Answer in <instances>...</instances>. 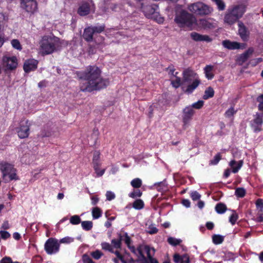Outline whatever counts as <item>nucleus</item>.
<instances>
[{"instance_id": "f257e3e1", "label": "nucleus", "mask_w": 263, "mask_h": 263, "mask_svg": "<svg viewBox=\"0 0 263 263\" xmlns=\"http://www.w3.org/2000/svg\"><path fill=\"white\" fill-rule=\"evenodd\" d=\"M101 70L96 66H89L84 71L80 78L82 80L80 89L91 92L106 87L109 83L108 79L101 77Z\"/></svg>"}, {"instance_id": "f03ea898", "label": "nucleus", "mask_w": 263, "mask_h": 263, "mask_svg": "<svg viewBox=\"0 0 263 263\" xmlns=\"http://www.w3.org/2000/svg\"><path fill=\"white\" fill-rule=\"evenodd\" d=\"M248 5L240 3L230 6L227 9L223 17L224 24L232 26L240 21L247 11Z\"/></svg>"}, {"instance_id": "7ed1b4c3", "label": "nucleus", "mask_w": 263, "mask_h": 263, "mask_svg": "<svg viewBox=\"0 0 263 263\" xmlns=\"http://www.w3.org/2000/svg\"><path fill=\"white\" fill-rule=\"evenodd\" d=\"M197 73L191 68L185 69L182 72V89L184 92L191 93L199 86L200 80L196 78Z\"/></svg>"}, {"instance_id": "20e7f679", "label": "nucleus", "mask_w": 263, "mask_h": 263, "mask_svg": "<svg viewBox=\"0 0 263 263\" xmlns=\"http://www.w3.org/2000/svg\"><path fill=\"white\" fill-rule=\"evenodd\" d=\"M41 52L43 55L49 54L57 51L60 46L59 39L46 35L40 41Z\"/></svg>"}, {"instance_id": "39448f33", "label": "nucleus", "mask_w": 263, "mask_h": 263, "mask_svg": "<svg viewBox=\"0 0 263 263\" xmlns=\"http://www.w3.org/2000/svg\"><path fill=\"white\" fill-rule=\"evenodd\" d=\"M174 21L180 27H190L195 23V18L192 14L182 10L176 13Z\"/></svg>"}, {"instance_id": "423d86ee", "label": "nucleus", "mask_w": 263, "mask_h": 263, "mask_svg": "<svg viewBox=\"0 0 263 263\" xmlns=\"http://www.w3.org/2000/svg\"><path fill=\"white\" fill-rule=\"evenodd\" d=\"M188 9L191 12L201 16L209 15L213 11L212 7L200 2L190 5Z\"/></svg>"}, {"instance_id": "0eeeda50", "label": "nucleus", "mask_w": 263, "mask_h": 263, "mask_svg": "<svg viewBox=\"0 0 263 263\" xmlns=\"http://www.w3.org/2000/svg\"><path fill=\"white\" fill-rule=\"evenodd\" d=\"M2 65L5 71L13 70L17 66V60L15 57L4 55L2 58Z\"/></svg>"}, {"instance_id": "6e6552de", "label": "nucleus", "mask_w": 263, "mask_h": 263, "mask_svg": "<svg viewBox=\"0 0 263 263\" xmlns=\"http://www.w3.org/2000/svg\"><path fill=\"white\" fill-rule=\"evenodd\" d=\"M44 248L47 254H55L59 250L60 243L57 239L50 238L46 241Z\"/></svg>"}, {"instance_id": "1a4fd4ad", "label": "nucleus", "mask_w": 263, "mask_h": 263, "mask_svg": "<svg viewBox=\"0 0 263 263\" xmlns=\"http://www.w3.org/2000/svg\"><path fill=\"white\" fill-rule=\"evenodd\" d=\"M21 7L26 12L34 13L37 9L36 0H20Z\"/></svg>"}, {"instance_id": "9d476101", "label": "nucleus", "mask_w": 263, "mask_h": 263, "mask_svg": "<svg viewBox=\"0 0 263 263\" xmlns=\"http://www.w3.org/2000/svg\"><path fill=\"white\" fill-rule=\"evenodd\" d=\"M18 137L21 138H25L28 137L29 134V125H28V121H22L21 122L20 127L17 130Z\"/></svg>"}, {"instance_id": "9b49d317", "label": "nucleus", "mask_w": 263, "mask_h": 263, "mask_svg": "<svg viewBox=\"0 0 263 263\" xmlns=\"http://www.w3.org/2000/svg\"><path fill=\"white\" fill-rule=\"evenodd\" d=\"M238 34L243 41H247L249 39L250 31L242 21L238 23Z\"/></svg>"}, {"instance_id": "f8f14e48", "label": "nucleus", "mask_w": 263, "mask_h": 263, "mask_svg": "<svg viewBox=\"0 0 263 263\" xmlns=\"http://www.w3.org/2000/svg\"><path fill=\"white\" fill-rule=\"evenodd\" d=\"M194 114V110L192 107L190 106L186 107L183 110L182 121L184 125L187 124L192 120Z\"/></svg>"}, {"instance_id": "ddd939ff", "label": "nucleus", "mask_w": 263, "mask_h": 263, "mask_svg": "<svg viewBox=\"0 0 263 263\" xmlns=\"http://www.w3.org/2000/svg\"><path fill=\"white\" fill-rule=\"evenodd\" d=\"M38 61L34 59H29L26 60L23 66V68L26 72H29L31 71L35 70L37 67Z\"/></svg>"}, {"instance_id": "4468645a", "label": "nucleus", "mask_w": 263, "mask_h": 263, "mask_svg": "<svg viewBox=\"0 0 263 263\" xmlns=\"http://www.w3.org/2000/svg\"><path fill=\"white\" fill-rule=\"evenodd\" d=\"M100 153L98 151L95 152L93 156L92 163L93 164V168L97 175L98 177L102 176L104 172L105 169L101 170L100 172H98V166L99 165Z\"/></svg>"}, {"instance_id": "2eb2a0df", "label": "nucleus", "mask_w": 263, "mask_h": 263, "mask_svg": "<svg viewBox=\"0 0 263 263\" xmlns=\"http://www.w3.org/2000/svg\"><path fill=\"white\" fill-rule=\"evenodd\" d=\"M190 36L192 40L196 42L205 41L207 43H210L212 41V39L209 35L200 34L196 32H191Z\"/></svg>"}, {"instance_id": "dca6fc26", "label": "nucleus", "mask_w": 263, "mask_h": 263, "mask_svg": "<svg viewBox=\"0 0 263 263\" xmlns=\"http://www.w3.org/2000/svg\"><path fill=\"white\" fill-rule=\"evenodd\" d=\"M0 170L2 172L3 176L4 178L11 172H13L15 168L12 164L3 162L0 164Z\"/></svg>"}, {"instance_id": "f3484780", "label": "nucleus", "mask_w": 263, "mask_h": 263, "mask_svg": "<svg viewBox=\"0 0 263 263\" xmlns=\"http://www.w3.org/2000/svg\"><path fill=\"white\" fill-rule=\"evenodd\" d=\"M253 48L252 47L249 48L244 53L240 54L237 58V61L238 63L240 65H242L245 62L247 61V60L250 58V57L253 54Z\"/></svg>"}, {"instance_id": "a211bd4d", "label": "nucleus", "mask_w": 263, "mask_h": 263, "mask_svg": "<svg viewBox=\"0 0 263 263\" xmlns=\"http://www.w3.org/2000/svg\"><path fill=\"white\" fill-rule=\"evenodd\" d=\"M90 12V5L87 2H84L81 4L78 9V13L81 16H85L89 14Z\"/></svg>"}, {"instance_id": "6ab92c4d", "label": "nucleus", "mask_w": 263, "mask_h": 263, "mask_svg": "<svg viewBox=\"0 0 263 263\" xmlns=\"http://www.w3.org/2000/svg\"><path fill=\"white\" fill-rule=\"evenodd\" d=\"M94 33L92 30L91 27H88L84 29L83 37V39L88 42H92L93 40V36Z\"/></svg>"}, {"instance_id": "aec40b11", "label": "nucleus", "mask_w": 263, "mask_h": 263, "mask_svg": "<svg viewBox=\"0 0 263 263\" xmlns=\"http://www.w3.org/2000/svg\"><path fill=\"white\" fill-rule=\"evenodd\" d=\"M222 45L225 48L234 50L240 48V44L236 42H231L229 40H224L222 42Z\"/></svg>"}, {"instance_id": "412c9836", "label": "nucleus", "mask_w": 263, "mask_h": 263, "mask_svg": "<svg viewBox=\"0 0 263 263\" xmlns=\"http://www.w3.org/2000/svg\"><path fill=\"white\" fill-rule=\"evenodd\" d=\"M51 125L48 124L45 125L40 133L38 135V136L41 138L48 137L52 135V128Z\"/></svg>"}, {"instance_id": "4be33fe9", "label": "nucleus", "mask_w": 263, "mask_h": 263, "mask_svg": "<svg viewBox=\"0 0 263 263\" xmlns=\"http://www.w3.org/2000/svg\"><path fill=\"white\" fill-rule=\"evenodd\" d=\"M141 9L146 17H149L155 12V8L152 5L143 6L142 4Z\"/></svg>"}, {"instance_id": "5701e85b", "label": "nucleus", "mask_w": 263, "mask_h": 263, "mask_svg": "<svg viewBox=\"0 0 263 263\" xmlns=\"http://www.w3.org/2000/svg\"><path fill=\"white\" fill-rule=\"evenodd\" d=\"M123 240V236L121 234H118V239H113L111 240V245L116 249H120L121 247V241Z\"/></svg>"}, {"instance_id": "b1692460", "label": "nucleus", "mask_w": 263, "mask_h": 263, "mask_svg": "<svg viewBox=\"0 0 263 263\" xmlns=\"http://www.w3.org/2000/svg\"><path fill=\"white\" fill-rule=\"evenodd\" d=\"M213 66L212 65H206L204 68V73L206 78L208 80H211L214 78V74L212 73Z\"/></svg>"}, {"instance_id": "393cba45", "label": "nucleus", "mask_w": 263, "mask_h": 263, "mask_svg": "<svg viewBox=\"0 0 263 263\" xmlns=\"http://www.w3.org/2000/svg\"><path fill=\"white\" fill-rule=\"evenodd\" d=\"M236 161L235 160H232L230 162V165L232 167V172L234 173H236L238 171V170L241 168L243 162L242 160L239 161L237 163V166H235V165L236 164Z\"/></svg>"}, {"instance_id": "a878e982", "label": "nucleus", "mask_w": 263, "mask_h": 263, "mask_svg": "<svg viewBox=\"0 0 263 263\" xmlns=\"http://www.w3.org/2000/svg\"><path fill=\"white\" fill-rule=\"evenodd\" d=\"M200 25L204 29H213L214 28L213 24L205 19H201L200 20Z\"/></svg>"}, {"instance_id": "bb28decb", "label": "nucleus", "mask_w": 263, "mask_h": 263, "mask_svg": "<svg viewBox=\"0 0 263 263\" xmlns=\"http://www.w3.org/2000/svg\"><path fill=\"white\" fill-rule=\"evenodd\" d=\"M214 95V90L213 88L211 87H208L205 91L204 94L203 96V99L204 100H207L210 98H212Z\"/></svg>"}, {"instance_id": "cd10ccee", "label": "nucleus", "mask_w": 263, "mask_h": 263, "mask_svg": "<svg viewBox=\"0 0 263 263\" xmlns=\"http://www.w3.org/2000/svg\"><path fill=\"white\" fill-rule=\"evenodd\" d=\"M215 210L218 214H223L227 210V206L226 204L220 202L216 205Z\"/></svg>"}, {"instance_id": "c85d7f7f", "label": "nucleus", "mask_w": 263, "mask_h": 263, "mask_svg": "<svg viewBox=\"0 0 263 263\" xmlns=\"http://www.w3.org/2000/svg\"><path fill=\"white\" fill-rule=\"evenodd\" d=\"M92 30L94 33H100L102 32H103L105 30V25L104 24H102L101 25L99 26H91Z\"/></svg>"}, {"instance_id": "c756f323", "label": "nucleus", "mask_w": 263, "mask_h": 263, "mask_svg": "<svg viewBox=\"0 0 263 263\" xmlns=\"http://www.w3.org/2000/svg\"><path fill=\"white\" fill-rule=\"evenodd\" d=\"M144 202L141 199H137L133 203V206L136 210H141L144 207Z\"/></svg>"}, {"instance_id": "7c9ffc66", "label": "nucleus", "mask_w": 263, "mask_h": 263, "mask_svg": "<svg viewBox=\"0 0 263 263\" xmlns=\"http://www.w3.org/2000/svg\"><path fill=\"white\" fill-rule=\"evenodd\" d=\"M217 6L219 11H223L226 9V4L223 0H212Z\"/></svg>"}, {"instance_id": "2f4dec72", "label": "nucleus", "mask_w": 263, "mask_h": 263, "mask_svg": "<svg viewBox=\"0 0 263 263\" xmlns=\"http://www.w3.org/2000/svg\"><path fill=\"white\" fill-rule=\"evenodd\" d=\"M92 215L93 219H98L101 216L102 211L98 207H95L92 209Z\"/></svg>"}, {"instance_id": "473e14b6", "label": "nucleus", "mask_w": 263, "mask_h": 263, "mask_svg": "<svg viewBox=\"0 0 263 263\" xmlns=\"http://www.w3.org/2000/svg\"><path fill=\"white\" fill-rule=\"evenodd\" d=\"M213 241L216 245L221 243L224 240V237L220 235L215 234L212 236Z\"/></svg>"}, {"instance_id": "72a5a7b5", "label": "nucleus", "mask_w": 263, "mask_h": 263, "mask_svg": "<svg viewBox=\"0 0 263 263\" xmlns=\"http://www.w3.org/2000/svg\"><path fill=\"white\" fill-rule=\"evenodd\" d=\"M246 192L243 187H238L235 190V194L238 198H242L246 195Z\"/></svg>"}, {"instance_id": "f704fd0d", "label": "nucleus", "mask_w": 263, "mask_h": 263, "mask_svg": "<svg viewBox=\"0 0 263 263\" xmlns=\"http://www.w3.org/2000/svg\"><path fill=\"white\" fill-rule=\"evenodd\" d=\"M82 227L85 231H89L92 228V222L90 221H84L81 222Z\"/></svg>"}, {"instance_id": "c9c22d12", "label": "nucleus", "mask_w": 263, "mask_h": 263, "mask_svg": "<svg viewBox=\"0 0 263 263\" xmlns=\"http://www.w3.org/2000/svg\"><path fill=\"white\" fill-rule=\"evenodd\" d=\"M262 115L257 113L253 120V124L256 125H261L262 124Z\"/></svg>"}, {"instance_id": "e433bc0d", "label": "nucleus", "mask_w": 263, "mask_h": 263, "mask_svg": "<svg viewBox=\"0 0 263 263\" xmlns=\"http://www.w3.org/2000/svg\"><path fill=\"white\" fill-rule=\"evenodd\" d=\"M182 240L180 239H176L174 237H170L167 239V242L171 245L173 246H176L180 244Z\"/></svg>"}, {"instance_id": "4c0bfd02", "label": "nucleus", "mask_w": 263, "mask_h": 263, "mask_svg": "<svg viewBox=\"0 0 263 263\" xmlns=\"http://www.w3.org/2000/svg\"><path fill=\"white\" fill-rule=\"evenodd\" d=\"M130 184L134 188H139L142 185V181L139 178H135L131 181Z\"/></svg>"}, {"instance_id": "58836bf2", "label": "nucleus", "mask_w": 263, "mask_h": 263, "mask_svg": "<svg viewBox=\"0 0 263 263\" xmlns=\"http://www.w3.org/2000/svg\"><path fill=\"white\" fill-rule=\"evenodd\" d=\"M221 156L220 153L217 154L214 157V159L210 161V165H216L221 160Z\"/></svg>"}, {"instance_id": "ea45409f", "label": "nucleus", "mask_w": 263, "mask_h": 263, "mask_svg": "<svg viewBox=\"0 0 263 263\" xmlns=\"http://www.w3.org/2000/svg\"><path fill=\"white\" fill-rule=\"evenodd\" d=\"M102 248L103 250H107L111 253H114L113 248L110 244L107 242H102L101 243Z\"/></svg>"}, {"instance_id": "a19ab883", "label": "nucleus", "mask_w": 263, "mask_h": 263, "mask_svg": "<svg viewBox=\"0 0 263 263\" xmlns=\"http://www.w3.org/2000/svg\"><path fill=\"white\" fill-rule=\"evenodd\" d=\"M70 222L72 224H78L81 222V219L78 215H74L70 217Z\"/></svg>"}, {"instance_id": "79ce46f5", "label": "nucleus", "mask_w": 263, "mask_h": 263, "mask_svg": "<svg viewBox=\"0 0 263 263\" xmlns=\"http://www.w3.org/2000/svg\"><path fill=\"white\" fill-rule=\"evenodd\" d=\"M142 195V192L140 190H135L132 193L129 194V196L132 198H135L136 197H141Z\"/></svg>"}, {"instance_id": "37998d69", "label": "nucleus", "mask_w": 263, "mask_h": 263, "mask_svg": "<svg viewBox=\"0 0 263 263\" xmlns=\"http://www.w3.org/2000/svg\"><path fill=\"white\" fill-rule=\"evenodd\" d=\"M172 84L173 86L176 88L179 87L181 85H182V81L181 78L176 77V80L172 81Z\"/></svg>"}, {"instance_id": "c03bdc74", "label": "nucleus", "mask_w": 263, "mask_h": 263, "mask_svg": "<svg viewBox=\"0 0 263 263\" xmlns=\"http://www.w3.org/2000/svg\"><path fill=\"white\" fill-rule=\"evenodd\" d=\"M11 45L12 47L17 50H21L22 46L21 44L18 40L13 39L11 41Z\"/></svg>"}, {"instance_id": "a18cd8bd", "label": "nucleus", "mask_w": 263, "mask_h": 263, "mask_svg": "<svg viewBox=\"0 0 263 263\" xmlns=\"http://www.w3.org/2000/svg\"><path fill=\"white\" fill-rule=\"evenodd\" d=\"M137 251L138 252V253L139 254V260L142 261L144 262H147V259L145 257V256L144 255L142 250L140 248H138L137 249Z\"/></svg>"}, {"instance_id": "49530a36", "label": "nucleus", "mask_w": 263, "mask_h": 263, "mask_svg": "<svg viewBox=\"0 0 263 263\" xmlns=\"http://www.w3.org/2000/svg\"><path fill=\"white\" fill-rule=\"evenodd\" d=\"M204 102L202 100H199L197 101L196 103H193L191 107H192V108H193L196 109H200L201 108L203 105Z\"/></svg>"}, {"instance_id": "de8ad7c7", "label": "nucleus", "mask_w": 263, "mask_h": 263, "mask_svg": "<svg viewBox=\"0 0 263 263\" xmlns=\"http://www.w3.org/2000/svg\"><path fill=\"white\" fill-rule=\"evenodd\" d=\"M91 256L93 258L96 259H99L101 258V257L103 255V254L101 252V251L99 250H96L94 252H91Z\"/></svg>"}, {"instance_id": "09e8293b", "label": "nucleus", "mask_w": 263, "mask_h": 263, "mask_svg": "<svg viewBox=\"0 0 263 263\" xmlns=\"http://www.w3.org/2000/svg\"><path fill=\"white\" fill-rule=\"evenodd\" d=\"M191 197L193 200L196 201L200 198L201 195L197 191H193L191 193Z\"/></svg>"}, {"instance_id": "8fccbe9b", "label": "nucleus", "mask_w": 263, "mask_h": 263, "mask_svg": "<svg viewBox=\"0 0 263 263\" xmlns=\"http://www.w3.org/2000/svg\"><path fill=\"white\" fill-rule=\"evenodd\" d=\"M174 261L176 263H180L182 259H184V255L180 256L179 254H175L174 255Z\"/></svg>"}, {"instance_id": "3c124183", "label": "nucleus", "mask_w": 263, "mask_h": 263, "mask_svg": "<svg viewBox=\"0 0 263 263\" xmlns=\"http://www.w3.org/2000/svg\"><path fill=\"white\" fill-rule=\"evenodd\" d=\"M74 240V238L70 237H65L64 238H62L60 240V243H69L70 242H73Z\"/></svg>"}, {"instance_id": "603ef678", "label": "nucleus", "mask_w": 263, "mask_h": 263, "mask_svg": "<svg viewBox=\"0 0 263 263\" xmlns=\"http://www.w3.org/2000/svg\"><path fill=\"white\" fill-rule=\"evenodd\" d=\"M238 219V215L235 212L231 215L229 218V221L232 224H234Z\"/></svg>"}, {"instance_id": "864d4df0", "label": "nucleus", "mask_w": 263, "mask_h": 263, "mask_svg": "<svg viewBox=\"0 0 263 263\" xmlns=\"http://www.w3.org/2000/svg\"><path fill=\"white\" fill-rule=\"evenodd\" d=\"M235 112L236 111L234 110V107H232L226 111L225 116L227 117H231L233 116Z\"/></svg>"}, {"instance_id": "5fc2aeb1", "label": "nucleus", "mask_w": 263, "mask_h": 263, "mask_svg": "<svg viewBox=\"0 0 263 263\" xmlns=\"http://www.w3.org/2000/svg\"><path fill=\"white\" fill-rule=\"evenodd\" d=\"M82 259L84 263H95L90 257L87 254H84L82 256Z\"/></svg>"}, {"instance_id": "6e6d98bb", "label": "nucleus", "mask_w": 263, "mask_h": 263, "mask_svg": "<svg viewBox=\"0 0 263 263\" xmlns=\"http://www.w3.org/2000/svg\"><path fill=\"white\" fill-rule=\"evenodd\" d=\"M256 205L257 208L260 209V212L263 211V201L261 199H258L257 200Z\"/></svg>"}, {"instance_id": "4d7b16f0", "label": "nucleus", "mask_w": 263, "mask_h": 263, "mask_svg": "<svg viewBox=\"0 0 263 263\" xmlns=\"http://www.w3.org/2000/svg\"><path fill=\"white\" fill-rule=\"evenodd\" d=\"M15 171H16V170L15 169L14 170H13V172H11L8 175L9 176L10 180L18 179L17 176H16V174L15 173Z\"/></svg>"}, {"instance_id": "13d9d810", "label": "nucleus", "mask_w": 263, "mask_h": 263, "mask_svg": "<svg viewBox=\"0 0 263 263\" xmlns=\"http://www.w3.org/2000/svg\"><path fill=\"white\" fill-rule=\"evenodd\" d=\"M0 234L3 239H6L10 236V234L7 231H1Z\"/></svg>"}, {"instance_id": "bf43d9fd", "label": "nucleus", "mask_w": 263, "mask_h": 263, "mask_svg": "<svg viewBox=\"0 0 263 263\" xmlns=\"http://www.w3.org/2000/svg\"><path fill=\"white\" fill-rule=\"evenodd\" d=\"M106 198L108 200H111L112 199H114L115 197V195L114 193L110 191H107L106 192Z\"/></svg>"}, {"instance_id": "052dcab7", "label": "nucleus", "mask_w": 263, "mask_h": 263, "mask_svg": "<svg viewBox=\"0 0 263 263\" xmlns=\"http://www.w3.org/2000/svg\"><path fill=\"white\" fill-rule=\"evenodd\" d=\"M125 241V243L127 245L128 248H130V244L131 242V239L129 236L127 235V233L125 234V238L123 239Z\"/></svg>"}, {"instance_id": "680f3d73", "label": "nucleus", "mask_w": 263, "mask_h": 263, "mask_svg": "<svg viewBox=\"0 0 263 263\" xmlns=\"http://www.w3.org/2000/svg\"><path fill=\"white\" fill-rule=\"evenodd\" d=\"M158 229L153 226H150L148 228V233L150 234H156L158 232Z\"/></svg>"}, {"instance_id": "e2e57ef3", "label": "nucleus", "mask_w": 263, "mask_h": 263, "mask_svg": "<svg viewBox=\"0 0 263 263\" xmlns=\"http://www.w3.org/2000/svg\"><path fill=\"white\" fill-rule=\"evenodd\" d=\"M166 70H169L168 74H172L175 77H176V74L178 73V72H176V74H174L175 69L174 68V66H168L166 68Z\"/></svg>"}, {"instance_id": "0e129e2a", "label": "nucleus", "mask_w": 263, "mask_h": 263, "mask_svg": "<svg viewBox=\"0 0 263 263\" xmlns=\"http://www.w3.org/2000/svg\"><path fill=\"white\" fill-rule=\"evenodd\" d=\"M12 260L11 258L5 257L0 261V263H12Z\"/></svg>"}, {"instance_id": "69168bd1", "label": "nucleus", "mask_w": 263, "mask_h": 263, "mask_svg": "<svg viewBox=\"0 0 263 263\" xmlns=\"http://www.w3.org/2000/svg\"><path fill=\"white\" fill-rule=\"evenodd\" d=\"M144 249L146 252L147 258H148L149 257H152V255H151V248H149V247L148 246H145L144 247Z\"/></svg>"}, {"instance_id": "338daca9", "label": "nucleus", "mask_w": 263, "mask_h": 263, "mask_svg": "<svg viewBox=\"0 0 263 263\" xmlns=\"http://www.w3.org/2000/svg\"><path fill=\"white\" fill-rule=\"evenodd\" d=\"M182 204L186 208H189L190 206V201L188 199H183L182 201Z\"/></svg>"}, {"instance_id": "774afa93", "label": "nucleus", "mask_w": 263, "mask_h": 263, "mask_svg": "<svg viewBox=\"0 0 263 263\" xmlns=\"http://www.w3.org/2000/svg\"><path fill=\"white\" fill-rule=\"evenodd\" d=\"M146 263H158V261L152 257L147 259V262Z\"/></svg>"}]
</instances>
